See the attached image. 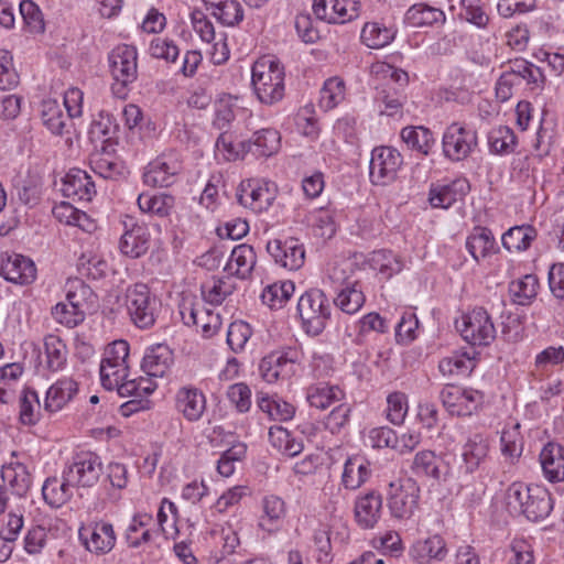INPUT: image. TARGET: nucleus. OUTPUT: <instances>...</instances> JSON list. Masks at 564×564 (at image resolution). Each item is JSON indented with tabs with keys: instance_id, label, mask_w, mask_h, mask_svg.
I'll return each mask as SVG.
<instances>
[{
	"instance_id": "nucleus-1",
	"label": "nucleus",
	"mask_w": 564,
	"mask_h": 564,
	"mask_svg": "<svg viewBox=\"0 0 564 564\" xmlns=\"http://www.w3.org/2000/svg\"><path fill=\"white\" fill-rule=\"evenodd\" d=\"M506 503L510 512L524 516L529 521L546 519L554 507L550 491L539 485L512 482L506 490Z\"/></svg>"
},
{
	"instance_id": "nucleus-2",
	"label": "nucleus",
	"mask_w": 564,
	"mask_h": 564,
	"mask_svg": "<svg viewBox=\"0 0 564 564\" xmlns=\"http://www.w3.org/2000/svg\"><path fill=\"white\" fill-rule=\"evenodd\" d=\"M251 84L260 102L273 105L284 96V66L274 56H262L254 62Z\"/></svg>"
},
{
	"instance_id": "nucleus-3",
	"label": "nucleus",
	"mask_w": 564,
	"mask_h": 564,
	"mask_svg": "<svg viewBox=\"0 0 564 564\" xmlns=\"http://www.w3.org/2000/svg\"><path fill=\"white\" fill-rule=\"evenodd\" d=\"M124 306L130 321L140 329H149L161 311V301L144 283L130 285L124 293Z\"/></svg>"
},
{
	"instance_id": "nucleus-4",
	"label": "nucleus",
	"mask_w": 564,
	"mask_h": 564,
	"mask_svg": "<svg viewBox=\"0 0 564 564\" xmlns=\"http://www.w3.org/2000/svg\"><path fill=\"white\" fill-rule=\"evenodd\" d=\"M296 308L305 333L313 337L321 335L332 311V305L325 293L318 289L304 292L297 301Z\"/></svg>"
},
{
	"instance_id": "nucleus-5",
	"label": "nucleus",
	"mask_w": 564,
	"mask_h": 564,
	"mask_svg": "<svg viewBox=\"0 0 564 564\" xmlns=\"http://www.w3.org/2000/svg\"><path fill=\"white\" fill-rule=\"evenodd\" d=\"M138 53L134 46L122 44L109 54V66L113 77L112 94L120 99L128 96L129 85L138 78Z\"/></svg>"
},
{
	"instance_id": "nucleus-6",
	"label": "nucleus",
	"mask_w": 564,
	"mask_h": 564,
	"mask_svg": "<svg viewBox=\"0 0 564 564\" xmlns=\"http://www.w3.org/2000/svg\"><path fill=\"white\" fill-rule=\"evenodd\" d=\"M302 352L295 347H284L264 356L259 364V372L268 383L288 381L296 372Z\"/></svg>"
},
{
	"instance_id": "nucleus-7",
	"label": "nucleus",
	"mask_w": 564,
	"mask_h": 564,
	"mask_svg": "<svg viewBox=\"0 0 564 564\" xmlns=\"http://www.w3.org/2000/svg\"><path fill=\"white\" fill-rule=\"evenodd\" d=\"M463 339L471 346H489L496 338L494 322L484 307H475L455 323Z\"/></svg>"
},
{
	"instance_id": "nucleus-8",
	"label": "nucleus",
	"mask_w": 564,
	"mask_h": 564,
	"mask_svg": "<svg viewBox=\"0 0 564 564\" xmlns=\"http://www.w3.org/2000/svg\"><path fill=\"white\" fill-rule=\"evenodd\" d=\"M102 474L101 459L91 452L75 455L72 463L64 468L65 479L73 484L75 488L94 487Z\"/></svg>"
},
{
	"instance_id": "nucleus-9",
	"label": "nucleus",
	"mask_w": 564,
	"mask_h": 564,
	"mask_svg": "<svg viewBox=\"0 0 564 564\" xmlns=\"http://www.w3.org/2000/svg\"><path fill=\"white\" fill-rule=\"evenodd\" d=\"M182 170L181 154L175 150H170L163 152L147 165L143 182L152 187H169L176 182Z\"/></svg>"
},
{
	"instance_id": "nucleus-10",
	"label": "nucleus",
	"mask_w": 564,
	"mask_h": 564,
	"mask_svg": "<svg viewBox=\"0 0 564 564\" xmlns=\"http://www.w3.org/2000/svg\"><path fill=\"white\" fill-rule=\"evenodd\" d=\"M420 488L411 480H397L389 485L388 508L395 519H410L419 505Z\"/></svg>"
},
{
	"instance_id": "nucleus-11",
	"label": "nucleus",
	"mask_w": 564,
	"mask_h": 564,
	"mask_svg": "<svg viewBox=\"0 0 564 564\" xmlns=\"http://www.w3.org/2000/svg\"><path fill=\"white\" fill-rule=\"evenodd\" d=\"M444 155L452 161L468 158L478 145L477 132L458 122L448 126L443 134Z\"/></svg>"
},
{
	"instance_id": "nucleus-12",
	"label": "nucleus",
	"mask_w": 564,
	"mask_h": 564,
	"mask_svg": "<svg viewBox=\"0 0 564 564\" xmlns=\"http://www.w3.org/2000/svg\"><path fill=\"white\" fill-rule=\"evenodd\" d=\"M440 399L451 415L469 416L482 404L484 394L478 390L447 384L441 390Z\"/></svg>"
},
{
	"instance_id": "nucleus-13",
	"label": "nucleus",
	"mask_w": 564,
	"mask_h": 564,
	"mask_svg": "<svg viewBox=\"0 0 564 564\" xmlns=\"http://www.w3.org/2000/svg\"><path fill=\"white\" fill-rule=\"evenodd\" d=\"M403 163L400 152L391 147H377L371 152L369 176L375 185H388L397 178Z\"/></svg>"
},
{
	"instance_id": "nucleus-14",
	"label": "nucleus",
	"mask_w": 564,
	"mask_h": 564,
	"mask_svg": "<svg viewBox=\"0 0 564 564\" xmlns=\"http://www.w3.org/2000/svg\"><path fill=\"white\" fill-rule=\"evenodd\" d=\"M78 535L86 550L97 555L109 553L116 544L112 524L104 521L82 527Z\"/></svg>"
},
{
	"instance_id": "nucleus-15",
	"label": "nucleus",
	"mask_w": 564,
	"mask_h": 564,
	"mask_svg": "<svg viewBox=\"0 0 564 564\" xmlns=\"http://www.w3.org/2000/svg\"><path fill=\"white\" fill-rule=\"evenodd\" d=\"M358 0H314L313 11L317 19L327 23H345L358 15Z\"/></svg>"
},
{
	"instance_id": "nucleus-16",
	"label": "nucleus",
	"mask_w": 564,
	"mask_h": 564,
	"mask_svg": "<svg viewBox=\"0 0 564 564\" xmlns=\"http://www.w3.org/2000/svg\"><path fill=\"white\" fill-rule=\"evenodd\" d=\"M267 251L275 263L288 270H299L305 260V250L296 238L275 239L267 243Z\"/></svg>"
},
{
	"instance_id": "nucleus-17",
	"label": "nucleus",
	"mask_w": 564,
	"mask_h": 564,
	"mask_svg": "<svg viewBox=\"0 0 564 564\" xmlns=\"http://www.w3.org/2000/svg\"><path fill=\"white\" fill-rule=\"evenodd\" d=\"M470 184L465 177H458L446 184H432L429 202L433 208L447 209L456 202L463 200L469 193Z\"/></svg>"
},
{
	"instance_id": "nucleus-18",
	"label": "nucleus",
	"mask_w": 564,
	"mask_h": 564,
	"mask_svg": "<svg viewBox=\"0 0 564 564\" xmlns=\"http://www.w3.org/2000/svg\"><path fill=\"white\" fill-rule=\"evenodd\" d=\"M383 499L379 491L370 490L356 498L354 517L361 529H373L382 514Z\"/></svg>"
},
{
	"instance_id": "nucleus-19",
	"label": "nucleus",
	"mask_w": 564,
	"mask_h": 564,
	"mask_svg": "<svg viewBox=\"0 0 564 564\" xmlns=\"http://www.w3.org/2000/svg\"><path fill=\"white\" fill-rule=\"evenodd\" d=\"M240 205L252 209L256 213L267 210L274 200V194L256 181L241 182L236 194Z\"/></svg>"
},
{
	"instance_id": "nucleus-20",
	"label": "nucleus",
	"mask_w": 564,
	"mask_h": 564,
	"mask_svg": "<svg viewBox=\"0 0 564 564\" xmlns=\"http://www.w3.org/2000/svg\"><path fill=\"white\" fill-rule=\"evenodd\" d=\"M63 195L78 202H90L96 194L91 177L83 170L72 169L62 180Z\"/></svg>"
},
{
	"instance_id": "nucleus-21",
	"label": "nucleus",
	"mask_w": 564,
	"mask_h": 564,
	"mask_svg": "<svg viewBox=\"0 0 564 564\" xmlns=\"http://www.w3.org/2000/svg\"><path fill=\"white\" fill-rule=\"evenodd\" d=\"M281 145V135L275 129H261L249 140L239 142L242 152L252 153L257 158H269L275 154Z\"/></svg>"
},
{
	"instance_id": "nucleus-22",
	"label": "nucleus",
	"mask_w": 564,
	"mask_h": 564,
	"mask_svg": "<svg viewBox=\"0 0 564 564\" xmlns=\"http://www.w3.org/2000/svg\"><path fill=\"white\" fill-rule=\"evenodd\" d=\"M445 462L432 451H421L415 454L412 463V471L420 477H431L435 480H446L453 477V471Z\"/></svg>"
},
{
	"instance_id": "nucleus-23",
	"label": "nucleus",
	"mask_w": 564,
	"mask_h": 564,
	"mask_svg": "<svg viewBox=\"0 0 564 564\" xmlns=\"http://www.w3.org/2000/svg\"><path fill=\"white\" fill-rule=\"evenodd\" d=\"M465 247L477 264L481 259L499 251L492 231L482 226H475L473 228L466 238Z\"/></svg>"
},
{
	"instance_id": "nucleus-24",
	"label": "nucleus",
	"mask_w": 564,
	"mask_h": 564,
	"mask_svg": "<svg viewBox=\"0 0 564 564\" xmlns=\"http://www.w3.org/2000/svg\"><path fill=\"white\" fill-rule=\"evenodd\" d=\"M173 351L167 345L158 344L147 349L141 369L148 377L161 378L173 365Z\"/></svg>"
},
{
	"instance_id": "nucleus-25",
	"label": "nucleus",
	"mask_w": 564,
	"mask_h": 564,
	"mask_svg": "<svg viewBox=\"0 0 564 564\" xmlns=\"http://www.w3.org/2000/svg\"><path fill=\"white\" fill-rule=\"evenodd\" d=\"M176 409L191 422L198 421L206 410V398L197 388L183 387L176 393Z\"/></svg>"
},
{
	"instance_id": "nucleus-26",
	"label": "nucleus",
	"mask_w": 564,
	"mask_h": 564,
	"mask_svg": "<svg viewBox=\"0 0 564 564\" xmlns=\"http://www.w3.org/2000/svg\"><path fill=\"white\" fill-rule=\"evenodd\" d=\"M540 463L549 481L558 482L564 480V446L549 442L540 453Z\"/></svg>"
},
{
	"instance_id": "nucleus-27",
	"label": "nucleus",
	"mask_w": 564,
	"mask_h": 564,
	"mask_svg": "<svg viewBox=\"0 0 564 564\" xmlns=\"http://www.w3.org/2000/svg\"><path fill=\"white\" fill-rule=\"evenodd\" d=\"M1 274L10 282L29 284L36 276V268L31 259L21 254H14L2 264Z\"/></svg>"
},
{
	"instance_id": "nucleus-28",
	"label": "nucleus",
	"mask_w": 564,
	"mask_h": 564,
	"mask_svg": "<svg viewBox=\"0 0 564 564\" xmlns=\"http://www.w3.org/2000/svg\"><path fill=\"white\" fill-rule=\"evenodd\" d=\"M181 315L185 325L200 327L202 335L205 338L213 337L221 326V318L219 314H216L210 310L183 307Z\"/></svg>"
},
{
	"instance_id": "nucleus-29",
	"label": "nucleus",
	"mask_w": 564,
	"mask_h": 564,
	"mask_svg": "<svg viewBox=\"0 0 564 564\" xmlns=\"http://www.w3.org/2000/svg\"><path fill=\"white\" fill-rule=\"evenodd\" d=\"M488 449V442L482 435L475 434L469 437L462 449L463 465L460 466V471L469 475L477 470L485 460Z\"/></svg>"
},
{
	"instance_id": "nucleus-30",
	"label": "nucleus",
	"mask_w": 564,
	"mask_h": 564,
	"mask_svg": "<svg viewBox=\"0 0 564 564\" xmlns=\"http://www.w3.org/2000/svg\"><path fill=\"white\" fill-rule=\"evenodd\" d=\"M1 479L13 496L23 498L31 487V475L22 463H10L2 466Z\"/></svg>"
},
{
	"instance_id": "nucleus-31",
	"label": "nucleus",
	"mask_w": 564,
	"mask_h": 564,
	"mask_svg": "<svg viewBox=\"0 0 564 564\" xmlns=\"http://www.w3.org/2000/svg\"><path fill=\"white\" fill-rule=\"evenodd\" d=\"M120 250L124 256L132 259L143 256L150 247V232L147 227L133 225L131 229L126 230L120 242Z\"/></svg>"
},
{
	"instance_id": "nucleus-32",
	"label": "nucleus",
	"mask_w": 564,
	"mask_h": 564,
	"mask_svg": "<svg viewBox=\"0 0 564 564\" xmlns=\"http://www.w3.org/2000/svg\"><path fill=\"white\" fill-rule=\"evenodd\" d=\"M446 20L443 10L426 3H416L408 9L404 21L412 28L442 25Z\"/></svg>"
},
{
	"instance_id": "nucleus-33",
	"label": "nucleus",
	"mask_w": 564,
	"mask_h": 564,
	"mask_svg": "<svg viewBox=\"0 0 564 564\" xmlns=\"http://www.w3.org/2000/svg\"><path fill=\"white\" fill-rule=\"evenodd\" d=\"M78 390L77 382L70 378L57 380L50 387L44 401V409L48 412L61 410Z\"/></svg>"
},
{
	"instance_id": "nucleus-34",
	"label": "nucleus",
	"mask_w": 564,
	"mask_h": 564,
	"mask_svg": "<svg viewBox=\"0 0 564 564\" xmlns=\"http://www.w3.org/2000/svg\"><path fill=\"white\" fill-rule=\"evenodd\" d=\"M256 261L257 257L253 247L242 243L232 249L225 270L240 279H246L251 274Z\"/></svg>"
},
{
	"instance_id": "nucleus-35",
	"label": "nucleus",
	"mask_w": 564,
	"mask_h": 564,
	"mask_svg": "<svg viewBox=\"0 0 564 564\" xmlns=\"http://www.w3.org/2000/svg\"><path fill=\"white\" fill-rule=\"evenodd\" d=\"M138 206L142 213H147L159 218L169 217L175 208V197L167 193L147 194L138 196Z\"/></svg>"
},
{
	"instance_id": "nucleus-36",
	"label": "nucleus",
	"mask_w": 564,
	"mask_h": 564,
	"mask_svg": "<svg viewBox=\"0 0 564 564\" xmlns=\"http://www.w3.org/2000/svg\"><path fill=\"white\" fill-rule=\"evenodd\" d=\"M539 288L538 276L535 274H525L509 283V295L512 303L528 306L536 297Z\"/></svg>"
},
{
	"instance_id": "nucleus-37",
	"label": "nucleus",
	"mask_w": 564,
	"mask_h": 564,
	"mask_svg": "<svg viewBox=\"0 0 564 564\" xmlns=\"http://www.w3.org/2000/svg\"><path fill=\"white\" fill-rule=\"evenodd\" d=\"M368 463L361 457H349L344 465L341 484L346 489L356 490L370 477Z\"/></svg>"
},
{
	"instance_id": "nucleus-38",
	"label": "nucleus",
	"mask_w": 564,
	"mask_h": 564,
	"mask_svg": "<svg viewBox=\"0 0 564 564\" xmlns=\"http://www.w3.org/2000/svg\"><path fill=\"white\" fill-rule=\"evenodd\" d=\"M235 289L236 284L230 276H213L200 286L204 301L212 305H220Z\"/></svg>"
},
{
	"instance_id": "nucleus-39",
	"label": "nucleus",
	"mask_w": 564,
	"mask_h": 564,
	"mask_svg": "<svg viewBox=\"0 0 564 564\" xmlns=\"http://www.w3.org/2000/svg\"><path fill=\"white\" fill-rule=\"evenodd\" d=\"M74 485L65 479L59 480L56 477L47 478L42 487L43 499L47 505L59 508L65 505L73 496Z\"/></svg>"
},
{
	"instance_id": "nucleus-40",
	"label": "nucleus",
	"mask_w": 564,
	"mask_h": 564,
	"mask_svg": "<svg viewBox=\"0 0 564 564\" xmlns=\"http://www.w3.org/2000/svg\"><path fill=\"white\" fill-rule=\"evenodd\" d=\"M371 269L378 272L382 280H389L403 269L402 259L390 250H376L369 258Z\"/></svg>"
},
{
	"instance_id": "nucleus-41",
	"label": "nucleus",
	"mask_w": 564,
	"mask_h": 564,
	"mask_svg": "<svg viewBox=\"0 0 564 564\" xmlns=\"http://www.w3.org/2000/svg\"><path fill=\"white\" fill-rule=\"evenodd\" d=\"M257 404L262 412L267 413L274 421H289L295 414V408L276 395L269 397L268 394L260 393L257 397Z\"/></svg>"
},
{
	"instance_id": "nucleus-42",
	"label": "nucleus",
	"mask_w": 564,
	"mask_h": 564,
	"mask_svg": "<svg viewBox=\"0 0 564 564\" xmlns=\"http://www.w3.org/2000/svg\"><path fill=\"white\" fill-rule=\"evenodd\" d=\"M536 238V230L532 226H514L501 237L505 249L510 252L527 250Z\"/></svg>"
},
{
	"instance_id": "nucleus-43",
	"label": "nucleus",
	"mask_w": 564,
	"mask_h": 564,
	"mask_svg": "<svg viewBox=\"0 0 564 564\" xmlns=\"http://www.w3.org/2000/svg\"><path fill=\"white\" fill-rule=\"evenodd\" d=\"M65 290L66 302L82 312H85L88 304L93 303L96 297L93 289L78 278L68 279Z\"/></svg>"
},
{
	"instance_id": "nucleus-44",
	"label": "nucleus",
	"mask_w": 564,
	"mask_h": 564,
	"mask_svg": "<svg viewBox=\"0 0 564 564\" xmlns=\"http://www.w3.org/2000/svg\"><path fill=\"white\" fill-rule=\"evenodd\" d=\"M263 516L259 527L268 532L274 531L285 516L284 501L278 496H267L262 500Z\"/></svg>"
},
{
	"instance_id": "nucleus-45",
	"label": "nucleus",
	"mask_w": 564,
	"mask_h": 564,
	"mask_svg": "<svg viewBox=\"0 0 564 564\" xmlns=\"http://www.w3.org/2000/svg\"><path fill=\"white\" fill-rule=\"evenodd\" d=\"M365 303V295L359 288V283H347V285L338 291L334 299V304L347 314H355Z\"/></svg>"
},
{
	"instance_id": "nucleus-46",
	"label": "nucleus",
	"mask_w": 564,
	"mask_h": 564,
	"mask_svg": "<svg viewBox=\"0 0 564 564\" xmlns=\"http://www.w3.org/2000/svg\"><path fill=\"white\" fill-rule=\"evenodd\" d=\"M395 36V31L377 22H368L364 25L360 39L370 48H381L390 44Z\"/></svg>"
},
{
	"instance_id": "nucleus-47",
	"label": "nucleus",
	"mask_w": 564,
	"mask_h": 564,
	"mask_svg": "<svg viewBox=\"0 0 564 564\" xmlns=\"http://www.w3.org/2000/svg\"><path fill=\"white\" fill-rule=\"evenodd\" d=\"M401 139L408 147L425 155L429 154L434 143L431 130L422 126L403 128Z\"/></svg>"
},
{
	"instance_id": "nucleus-48",
	"label": "nucleus",
	"mask_w": 564,
	"mask_h": 564,
	"mask_svg": "<svg viewBox=\"0 0 564 564\" xmlns=\"http://www.w3.org/2000/svg\"><path fill=\"white\" fill-rule=\"evenodd\" d=\"M41 118L43 121V124L53 133L56 135H62L65 132V129L67 127V122L70 118L68 116L66 117L57 101L55 100H47L43 101L42 104V110H41Z\"/></svg>"
},
{
	"instance_id": "nucleus-49",
	"label": "nucleus",
	"mask_w": 564,
	"mask_h": 564,
	"mask_svg": "<svg viewBox=\"0 0 564 564\" xmlns=\"http://www.w3.org/2000/svg\"><path fill=\"white\" fill-rule=\"evenodd\" d=\"M237 97L221 95L215 101V118L213 124L218 130H228L236 118Z\"/></svg>"
},
{
	"instance_id": "nucleus-50",
	"label": "nucleus",
	"mask_w": 564,
	"mask_h": 564,
	"mask_svg": "<svg viewBox=\"0 0 564 564\" xmlns=\"http://www.w3.org/2000/svg\"><path fill=\"white\" fill-rule=\"evenodd\" d=\"M474 367V357H470L467 352L457 351L448 357H444L438 364V369L444 376H465L471 372Z\"/></svg>"
},
{
	"instance_id": "nucleus-51",
	"label": "nucleus",
	"mask_w": 564,
	"mask_h": 564,
	"mask_svg": "<svg viewBox=\"0 0 564 564\" xmlns=\"http://www.w3.org/2000/svg\"><path fill=\"white\" fill-rule=\"evenodd\" d=\"M44 348L46 355V367L51 371L62 370L67 361V347L57 336L45 337Z\"/></svg>"
},
{
	"instance_id": "nucleus-52",
	"label": "nucleus",
	"mask_w": 564,
	"mask_h": 564,
	"mask_svg": "<svg viewBox=\"0 0 564 564\" xmlns=\"http://www.w3.org/2000/svg\"><path fill=\"white\" fill-rule=\"evenodd\" d=\"M488 143L492 153L507 154L513 152L517 145V137L509 127L499 126L488 133Z\"/></svg>"
},
{
	"instance_id": "nucleus-53",
	"label": "nucleus",
	"mask_w": 564,
	"mask_h": 564,
	"mask_svg": "<svg viewBox=\"0 0 564 564\" xmlns=\"http://www.w3.org/2000/svg\"><path fill=\"white\" fill-rule=\"evenodd\" d=\"M415 556L422 564L431 560H443L447 553L445 542L440 535H433L425 541L417 542L414 546Z\"/></svg>"
},
{
	"instance_id": "nucleus-54",
	"label": "nucleus",
	"mask_w": 564,
	"mask_h": 564,
	"mask_svg": "<svg viewBox=\"0 0 564 564\" xmlns=\"http://www.w3.org/2000/svg\"><path fill=\"white\" fill-rule=\"evenodd\" d=\"M100 381L101 386L107 390H117L129 380V366L119 364L100 362Z\"/></svg>"
},
{
	"instance_id": "nucleus-55",
	"label": "nucleus",
	"mask_w": 564,
	"mask_h": 564,
	"mask_svg": "<svg viewBox=\"0 0 564 564\" xmlns=\"http://www.w3.org/2000/svg\"><path fill=\"white\" fill-rule=\"evenodd\" d=\"M343 394V391L338 387L321 384L308 389L307 401L311 406L325 410L335 401H339Z\"/></svg>"
},
{
	"instance_id": "nucleus-56",
	"label": "nucleus",
	"mask_w": 564,
	"mask_h": 564,
	"mask_svg": "<svg viewBox=\"0 0 564 564\" xmlns=\"http://www.w3.org/2000/svg\"><path fill=\"white\" fill-rule=\"evenodd\" d=\"M41 405L37 393L32 389H24L20 398V421L24 425H35L40 421Z\"/></svg>"
},
{
	"instance_id": "nucleus-57",
	"label": "nucleus",
	"mask_w": 564,
	"mask_h": 564,
	"mask_svg": "<svg viewBox=\"0 0 564 564\" xmlns=\"http://www.w3.org/2000/svg\"><path fill=\"white\" fill-rule=\"evenodd\" d=\"M295 286L292 281H285L280 284L274 283L267 286L261 295L262 302L271 308L282 307L283 304L292 296Z\"/></svg>"
},
{
	"instance_id": "nucleus-58",
	"label": "nucleus",
	"mask_w": 564,
	"mask_h": 564,
	"mask_svg": "<svg viewBox=\"0 0 564 564\" xmlns=\"http://www.w3.org/2000/svg\"><path fill=\"white\" fill-rule=\"evenodd\" d=\"M152 378L153 377L129 378V380H126L121 388H119V395L147 398L156 389V383Z\"/></svg>"
},
{
	"instance_id": "nucleus-59",
	"label": "nucleus",
	"mask_w": 564,
	"mask_h": 564,
	"mask_svg": "<svg viewBox=\"0 0 564 564\" xmlns=\"http://www.w3.org/2000/svg\"><path fill=\"white\" fill-rule=\"evenodd\" d=\"M77 269L83 276L99 280L106 276L108 263L97 256L84 253L78 260Z\"/></svg>"
},
{
	"instance_id": "nucleus-60",
	"label": "nucleus",
	"mask_w": 564,
	"mask_h": 564,
	"mask_svg": "<svg viewBox=\"0 0 564 564\" xmlns=\"http://www.w3.org/2000/svg\"><path fill=\"white\" fill-rule=\"evenodd\" d=\"M51 313L57 323L68 328L76 327L85 319V312L76 310L74 306H70L68 302L57 303L52 307Z\"/></svg>"
},
{
	"instance_id": "nucleus-61",
	"label": "nucleus",
	"mask_w": 564,
	"mask_h": 564,
	"mask_svg": "<svg viewBox=\"0 0 564 564\" xmlns=\"http://www.w3.org/2000/svg\"><path fill=\"white\" fill-rule=\"evenodd\" d=\"M252 334L248 323L232 322L227 330V344L234 352L241 351Z\"/></svg>"
},
{
	"instance_id": "nucleus-62",
	"label": "nucleus",
	"mask_w": 564,
	"mask_h": 564,
	"mask_svg": "<svg viewBox=\"0 0 564 564\" xmlns=\"http://www.w3.org/2000/svg\"><path fill=\"white\" fill-rule=\"evenodd\" d=\"M212 14L223 24L234 26L242 21L243 9L238 0H225Z\"/></svg>"
},
{
	"instance_id": "nucleus-63",
	"label": "nucleus",
	"mask_w": 564,
	"mask_h": 564,
	"mask_svg": "<svg viewBox=\"0 0 564 564\" xmlns=\"http://www.w3.org/2000/svg\"><path fill=\"white\" fill-rule=\"evenodd\" d=\"M20 13L25 25L32 33L44 32L45 24L40 8L31 0H23L20 3Z\"/></svg>"
},
{
	"instance_id": "nucleus-64",
	"label": "nucleus",
	"mask_w": 564,
	"mask_h": 564,
	"mask_svg": "<svg viewBox=\"0 0 564 564\" xmlns=\"http://www.w3.org/2000/svg\"><path fill=\"white\" fill-rule=\"evenodd\" d=\"M344 82L333 77L324 83L321 89V105L325 109L334 108L344 98Z\"/></svg>"
}]
</instances>
